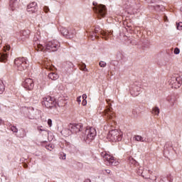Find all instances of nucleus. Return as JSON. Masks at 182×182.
Listing matches in <instances>:
<instances>
[{
	"instance_id": "30",
	"label": "nucleus",
	"mask_w": 182,
	"mask_h": 182,
	"mask_svg": "<svg viewBox=\"0 0 182 182\" xmlns=\"http://www.w3.org/2000/svg\"><path fill=\"white\" fill-rule=\"evenodd\" d=\"M173 53H175V55H178V53H180V49L178 48H176L174 49Z\"/></svg>"
},
{
	"instance_id": "33",
	"label": "nucleus",
	"mask_w": 182,
	"mask_h": 182,
	"mask_svg": "<svg viewBox=\"0 0 182 182\" xmlns=\"http://www.w3.org/2000/svg\"><path fill=\"white\" fill-rule=\"evenodd\" d=\"M77 102L80 105V103L82 102V96H80V97H77Z\"/></svg>"
},
{
	"instance_id": "14",
	"label": "nucleus",
	"mask_w": 182,
	"mask_h": 182,
	"mask_svg": "<svg viewBox=\"0 0 182 182\" xmlns=\"http://www.w3.org/2000/svg\"><path fill=\"white\" fill-rule=\"evenodd\" d=\"M138 174L139 176H141L144 178H150V174H151V171L150 170H144L143 169H139L138 170Z\"/></svg>"
},
{
	"instance_id": "19",
	"label": "nucleus",
	"mask_w": 182,
	"mask_h": 182,
	"mask_svg": "<svg viewBox=\"0 0 182 182\" xmlns=\"http://www.w3.org/2000/svg\"><path fill=\"white\" fill-rule=\"evenodd\" d=\"M134 139H135L136 141H141L142 143H147V139L140 135H135L134 136Z\"/></svg>"
},
{
	"instance_id": "47",
	"label": "nucleus",
	"mask_w": 182,
	"mask_h": 182,
	"mask_svg": "<svg viewBox=\"0 0 182 182\" xmlns=\"http://www.w3.org/2000/svg\"><path fill=\"white\" fill-rule=\"evenodd\" d=\"M131 26H127L128 28H130Z\"/></svg>"
},
{
	"instance_id": "41",
	"label": "nucleus",
	"mask_w": 182,
	"mask_h": 182,
	"mask_svg": "<svg viewBox=\"0 0 182 182\" xmlns=\"http://www.w3.org/2000/svg\"><path fill=\"white\" fill-rule=\"evenodd\" d=\"M38 130H39L40 132H45V129H41V127H38Z\"/></svg>"
},
{
	"instance_id": "8",
	"label": "nucleus",
	"mask_w": 182,
	"mask_h": 182,
	"mask_svg": "<svg viewBox=\"0 0 182 182\" xmlns=\"http://www.w3.org/2000/svg\"><path fill=\"white\" fill-rule=\"evenodd\" d=\"M85 133H86V136L83 137V140H85V141H87V140L88 141H92V140H95V137H96V129L91 127L89 129H87L85 130Z\"/></svg>"
},
{
	"instance_id": "1",
	"label": "nucleus",
	"mask_w": 182,
	"mask_h": 182,
	"mask_svg": "<svg viewBox=\"0 0 182 182\" xmlns=\"http://www.w3.org/2000/svg\"><path fill=\"white\" fill-rule=\"evenodd\" d=\"M92 5L94 6L92 9L94 12H95L98 19H102V18H105V16H106V14H107V9L106 8V6L103 4H98L96 1H93Z\"/></svg>"
},
{
	"instance_id": "16",
	"label": "nucleus",
	"mask_w": 182,
	"mask_h": 182,
	"mask_svg": "<svg viewBox=\"0 0 182 182\" xmlns=\"http://www.w3.org/2000/svg\"><path fill=\"white\" fill-rule=\"evenodd\" d=\"M18 0H11L9 4V9H11V11H15V9L18 8Z\"/></svg>"
},
{
	"instance_id": "27",
	"label": "nucleus",
	"mask_w": 182,
	"mask_h": 182,
	"mask_svg": "<svg viewBox=\"0 0 182 182\" xmlns=\"http://www.w3.org/2000/svg\"><path fill=\"white\" fill-rule=\"evenodd\" d=\"M124 8L126 9H132V6H130V4L129 5V1H127V3L124 4Z\"/></svg>"
},
{
	"instance_id": "15",
	"label": "nucleus",
	"mask_w": 182,
	"mask_h": 182,
	"mask_svg": "<svg viewBox=\"0 0 182 182\" xmlns=\"http://www.w3.org/2000/svg\"><path fill=\"white\" fill-rule=\"evenodd\" d=\"M140 92H141V87L135 85L131 90V95L134 97H136V96H139V95H140Z\"/></svg>"
},
{
	"instance_id": "3",
	"label": "nucleus",
	"mask_w": 182,
	"mask_h": 182,
	"mask_svg": "<svg viewBox=\"0 0 182 182\" xmlns=\"http://www.w3.org/2000/svg\"><path fill=\"white\" fill-rule=\"evenodd\" d=\"M101 156L103 158L104 161L107 163V166H119V162L116 161L114 156L106 151L101 152Z\"/></svg>"
},
{
	"instance_id": "37",
	"label": "nucleus",
	"mask_w": 182,
	"mask_h": 182,
	"mask_svg": "<svg viewBox=\"0 0 182 182\" xmlns=\"http://www.w3.org/2000/svg\"><path fill=\"white\" fill-rule=\"evenodd\" d=\"M25 33H26V31H23V36H26V38H29V35L28 34L25 35Z\"/></svg>"
},
{
	"instance_id": "38",
	"label": "nucleus",
	"mask_w": 182,
	"mask_h": 182,
	"mask_svg": "<svg viewBox=\"0 0 182 182\" xmlns=\"http://www.w3.org/2000/svg\"><path fill=\"white\" fill-rule=\"evenodd\" d=\"M82 99L83 100H86V99H87V95H86V94L82 95Z\"/></svg>"
},
{
	"instance_id": "24",
	"label": "nucleus",
	"mask_w": 182,
	"mask_h": 182,
	"mask_svg": "<svg viewBox=\"0 0 182 182\" xmlns=\"http://www.w3.org/2000/svg\"><path fill=\"white\" fill-rule=\"evenodd\" d=\"M167 101L168 102L171 106H174V105L176 104V98L174 97L168 98Z\"/></svg>"
},
{
	"instance_id": "21",
	"label": "nucleus",
	"mask_w": 182,
	"mask_h": 182,
	"mask_svg": "<svg viewBox=\"0 0 182 182\" xmlns=\"http://www.w3.org/2000/svg\"><path fill=\"white\" fill-rule=\"evenodd\" d=\"M60 32L62 35H63V36L68 38V35H69V31L68 29H66L65 28H63L60 29Z\"/></svg>"
},
{
	"instance_id": "25",
	"label": "nucleus",
	"mask_w": 182,
	"mask_h": 182,
	"mask_svg": "<svg viewBox=\"0 0 182 182\" xmlns=\"http://www.w3.org/2000/svg\"><path fill=\"white\" fill-rule=\"evenodd\" d=\"M80 69L83 72H87V68H86V64L85 63H82L81 65H80Z\"/></svg>"
},
{
	"instance_id": "11",
	"label": "nucleus",
	"mask_w": 182,
	"mask_h": 182,
	"mask_svg": "<svg viewBox=\"0 0 182 182\" xmlns=\"http://www.w3.org/2000/svg\"><path fill=\"white\" fill-rule=\"evenodd\" d=\"M23 86L25 89H27V90H32L35 86L33 80L31 78H26L23 82Z\"/></svg>"
},
{
	"instance_id": "48",
	"label": "nucleus",
	"mask_w": 182,
	"mask_h": 182,
	"mask_svg": "<svg viewBox=\"0 0 182 182\" xmlns=\"http://www.w3.org/2000/svg\"><path fill=\"white\" fill-rule=\"evenodd\" d=\"M178 23H182V22H179Z\"/></svg>"
},
{
	"instance_id": "40",
	"label": "nucleus",
	"mask_w": 182,
	"mask_h": 182,
	"mask_svg": "<svg viewBox=\"0 0 182 182\" xmlns=\"http://www.w3.org/2000/svg\"><path fill=\"white\" fill-rule=\"evenodd\" d=\"M105 172L107 174H110L111 171L110 169H105Z\"/></svg>"
},
{
	"instance_id": "22",
	"label": "nucleus",
	"mask_w": 182,
	"mask_h": 182,
	"mask_svg": "<svg viewBox=\"0 0 182 182\" xmlns=\"http://www.w3.org/2000/svg\"><path fill=\"white\" fill-rule=\"evenodd\" d=\"M5 92V85L2 80H0V95H2Z\"/></svg>"
},
{
	"instance_id": "39",
	"label": "nucleus",
	"mask_w": 182,
	"mask_h": 182,
	"mask_svg": "<svg viewBox=\"0 0 182 182\" xmlns=\"http://www.w3.org/2000/svg\"><path fill=\"white\" fill-rule=\"evenodd\" d=\"M164 22H168V18H167V16H164Z\"/></svg>"
},
{
	"instance_id": "36",
	"label": "nucleus",
	"mask_w": 182,
	"mask_h": 182,
	"mask_svg": "<svg viewBox=\"0 0 182 182\" xmlns=\"http://www.w3.org/2000/svg\"><path fill=\"white\" fill-rule=\"evenodd\" d=\"M23 133L21 135H20L19 137L23 138V137H25L26 136V134L25 133V130L24 129L23 130Z\"/></svg>"
},
{
	"instance_id": "29",
	"label": "nucleus",
	"mask_w": 182,
	"mask_h": 182,
	"mask_svg": "<svg viewBox=\"0 0 182 182\" xmlns=\"http://www.w3.org/2000/svg\"><path fill=\"white\" fill-rule=\"evenodd\" d=\"M176 29L178 31H182V23H176Z\"/></svg>"
},
{
	"instance_id": "4",
	"label": "nucleus",
	"mask_w": 182,
	"mask_h": 182,
	"mask_svg": "<svg viewBox=\"0 0 182 182\" xmlns=\"http://www.w3.org/2000/svg\"><path fill=\"white\" fill-rule=\"evenodd\" d=\"M107 139L110 141H121L122 139H123V134L117 129L111 130L107 134Z\"/></svg>"
},
{
	"instance_id": "2",
	"label": "nucleus",
	"mask_w": 182,
	"mask_h": 182,
	"mask_svg": "<svg viewBox=\"0 0 182 182\" xmlns=\"http://www.w3.org/2000/svg\"><path fill=\"white\" fill-rule=\"evenodd\" d=\"M14 65L17 70L19 72H23V70H26V69H28V66H29V61H28L25 58H18L15 59Z\"/></svg>"
},
{
	"instance_id": "34",
	"label": "nucleus",
	"mask_w": 182,
	"mask_h": 182,
	"mask_svg": "<svg viewBox=\"0 0 182 182\" xmlns=\"http://www.w3.org/2000/svg\"><path fill=\"white\" fill-rule=\"evenodd\" d=\"M48 124L49 127H52V120L50 119H48Z\"/></svg>"
},
{
	"instance_id": "44",
	"label": "nucleus",
	"mask_w": 182,
	"mask_h": 182,
	"mask_svg": "<svg viewBox=\"0 0 182 182\" xmlns=\"http://www.w3.org/2000/svg\"><path fill=\"white\" fill-rule=\"evenodd\" d=\"M170 144H171V143H170V142H166V146H170Z\"/></svg>"
},
{
	"instance_id": "18",
	"label": "nucleus",
	"mask_w": 182,
	"mask_h": 182,
	"mask_svg": "<svg viewBox=\"0 0 182 182\" xmlns=\"http://www.w3.org/2000/svg\"><path fill=\"white\" fill-rule=\"evenodd\" d=\"M48 78L51 79V80H58L59 79V75L56 73L50 72L48 73Z\"/></svg>"
},
{
	"instance_id": "20",
	"label": "nucleus",
	"mask_w": 182,
	"mask_h": 182,
	"mask_svg": "<svg viewBox=\"0 0 182 182\" xmlns=\"http://www.w3.org/2000/svg\"><path fill=\"white\" fill-rule=\"evenodd\" d=\"M152 114H154L155 116H159V114H160V109H159L158 107H154L152 109Z\"/></svg>"
},
{
	"instance_id": "17",
	"label": "nucleus",
	"mask_w": 182,
	"mask_h": 182,
	"mask_svg": "<svg viewBox=\"0 0 182 182\" xmlns=\"http://www.w3.org/2000/svg\"><path fill=\"white\" fill-rule=\"evenodd\" d=\"M34 48L36 50L40 51V52H42L43 49H45V47L42 44L39 43L38 41L34 43Z\"/></svg>"
},
{
	"instance_id": "45",
	"label": "nucleus",
	"mask_w": 182,
	"mask_h": 182,
	"mask_svg": "<svg viewBox=\"0 0 182 182\" xmlns=\"http://www.w3.org/2000/svg\"><path fill=\"white\" fill-rule=\"evenodd\" d=\"M85 182H91V181L90 179H87Z\"/></svg>"
},
{
	"instance_id": "7",
	"label": "nucleus",
	"mask_w": 182,
	"mask_h": 182,
	"mask_svg": "<svg viewBox=\"0 0 182 182\" xmlns=\"http://www.w3.org/2000/svg\"><path fill=\"white\" fill-rule=\"evenodd\" d=\"M59 48H60V43L55 40L49 41L46 45V50H49L50 52H56Z\"/></svg>"
},
{
	"instance_id": "42",
	"label": "nucleus",
	"mask_w": 182,
	"mask_h": 182,
	"mask_svg": "<svg viewBox=\"0 0 182 182\" xmlns=\"http://www.w3.org/2000/svg\"><path fill=\"white\" fill-rule=\"evenodd\" d=\"M154 7L155 9H159V8H160V5H156Z\"/></svg>"
},
{
	"instance_id": "5",
	"label": "nucleus",
	"mask_w": 182,
	"mask_h": 182,
	"mask_svg": "<svg viewBox=\"0 0 182 182\" xmlns=\"http://www.w3.org/2000/svg\"><path fill=\"white\" fill-rule=\"evenodd\" d=\"M168 83L174 89H178L182 85L181 77L178 75H173L168 80Z\"/></svg>"
},
{
	"instance_id": "32",
	"label": "nucleus",
	"mask_w": 182,
	"mask_h": 182,
	"mask_svg": "<svg viewBox=\"0 0 182 182\" xmlns=\"http://www.w3.org/2000/svg\"><path fill=\"white\" fill-rule=\"evenodd\" d=\"M60 159L62 160H66V154H63V156L61 154Z\"/></svg>"
},
{
	"instance_id": "28",
	"label": "nucleus",
	"mask_w": 182,
	"mask_h": 182,
	"mask_svg": "<svg viewBox=\"0 0 182 182\" xmlns=\"http://www.w3.org/2000/svg\"><path fill=\"white\" fill-rule=\"evenodd\" d=\"M11 132H13L14 133H18V128H16V127L13 126L11 128Z\"/></svg>"
},
{
	"instance_id": "46",
	"label": "nucleus",
	"mask_w": 182,
	"mask_h": 182,
	"mask_svg": "<svg viewBox=\"0 0 182 182\" xmlns=\"http://www.w3.org/2000/svg\"><path fill=\"white\" fill-rule=\"evenodd\" d=\"M47 69H50V67H48Z\"/></svg>"
},
{
	"instance_id": "10",
	"label": "nucleus",
	"mask_w": 182,
	"mask_h": 182,
	"mask_svg": "<svg viewBox=\"0 0 182 182\" xmlns=\"http://www.w3.org/2000/svg\"><path fill=\"white\" fill-rule=\"evenodd\" d=\"M43 105H45L47 109H52L55 106V99L50 96L43 98Z\"/></svg>"
},
{
	"instance_id": "26",
	"label": "nucleus",
	"mask_w": 182,
	"mask_h": 182,
	"mask_svg": "<svg viewBox=\"0 0 182 182\" xmlns=\"http://www.w3.org/2000/svg\"><path fill=\"white\" fill-rule=\"evenodd\" d=\"M100 68H106V62H105V61H100Z\"/></svg>"
},
{
	"instance_id": "6",
	"label": "nucleus",
	"mask_w": 182,
	"mask_h": 182,
	"mask_svg": "<svg viewBox=\"0 0 182 182\" xmlns=\"http://www.w3.org/2000/svg\"><path fill=\"white\" fill-rule=\"evenodd\" d=\"M102 114L107 120H113L114 119V112L112 108V104H109L103 111Z\"/></svg>"
},
{
	"instance_id": "12",
	"label": "nucleus",
	"mask_w": 182,
	"mask_h": 182,
	"mask_svg": "<svg viewBox=\"0 0 182 182\" xmlns=\"http://www.w3.org/2000/svg\"><path fill=\"white\" fill-rule=\"evenodd\" d=\"M11 49V46H6L4 47V52L5 53H0V62H2L3 63H6V60H8V50Z\"/></svg>"
},
{
	"instance_id": "9",
	"label": "nucleus",
	"mask_w": 182,
	"mask_h": 182,
	"mask_svg": "<svg viewBox=\"0 0 182 182\" xmlns=\"http://www.w3.org/2000/svg\"><path fill=\"white\" fill-rule=\"evenodd\" d=\"M68 130L70 131V133L75 134L83 130V125L82 124H70L68 125Z\"/></svg>"
},
{
	"instance_id": "31",
	"label": "nucleus",
	"mask_w": 182,
	"mask_h": 182,
	"mask_svg": "<svg viewBox=\"0 0 182 182\" xmlns=\"http://www.w3.org/2000/svg\"><path fill=\"white\" fill-rule=\"evenodd\" d=\"M43 11H44V12H46V14H48V13L49 12V7L45 6L43 7Z\"/></svg>"
},
{
	"instance_id": "43",
	"label": "nucleus",
	"mask_w": 182,
	"mask_h": 182,
	"mask_svg": "<svg viewBox=\"0 0 182 182\" xmlns=\"http://www.w3.org/2000/svg\"><path fill=\"white\" fill-rule=\"evenodd\" d=\"M4 124V121L0 119V126Z\"/></svg>"
},
{
	"instance_id": "23",
	"label": "nucleus",
	"mask_w": 182,
	"mask_h": 182,
	"mask_svg": "<svg viewBox=\"0 0 182 182\" xmlns=\"http://www.w3.org/2000/svg\"><path fill=\"white\" fill-rule=\"evenodd\" d=\"M69 33L67 36V38H69L70 39L73 38V36H75V35H76V31L75 30H70L68 31Z\"/></svg>"
},
{
	"instance_id": "13",
	"label": "nucleus",
	"mask_w": 182,
	"mask_h": 182,
	"mask_svg": "<svg viewBox=\"0 0 182 182\" xmlns=\"http://www.w3.org/2000/svg\"><path fill=\"white\" fill-rule=\"evenodd\" d=\"M27 12L30 14H36L38 12V3L33 1L27 6Z\"/></svg>"
},
{
	"instance_id": "35",
	"label": "nucleus",
	"mask_w": 182,
	"mask_h": 182,
	"mask_svg": "<svg viewBox=\"0 0 182 182\" xmlns=\"http://www.w3.org/2000/svg\"><path fill=\"white\" fill-rule=\"evenodd\" d=\"M82 106H86V105H87V101H86V100H83L82 102Z\"/></svg>"
}]
</instances>
